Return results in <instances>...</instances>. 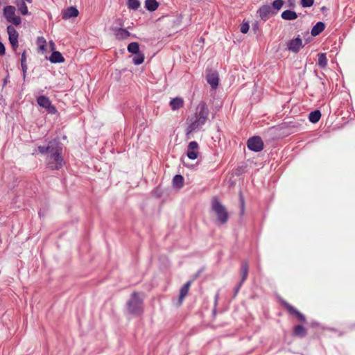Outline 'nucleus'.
Segmentation results:
<instances>
[{"label": "nucleus", "instance_id": "1", "mask_svg": "<svg viewBox=\"0 0 355 355\" xmlns=\"http://www.w3.org/2000/svg\"><path fill=\"white\" fill-rule=\"evenodd\" d=\"M209 115V109L204 102H200L196 107L194 116L188 119V127L186 134L189 135L196 130L200 128L207 121Z\"/></svg>", "mask_w": 355, "mask_h": 355}, {"label": "nucleus", "instance_id": "2", "mask_svg": "<svg viewBox=\"0 0 355 355\" xmlns=\"http://www.w3.org/2000/svg\"><path fill=\"white\" fill-rule=\"evenodd\" d=\"M143 298L140 294L133 293L127 302V309L129 313L139 315L143 311Z\"/></svg>", "mask_w": 355, "mask_h": 355}, {"label": "nucleus", "instance_id": "3", "mask_svg": "<svg viewBox=\"0 0 355 355\" xmlns=\"http://www.w3.org/2000/svg\"><path fill=\"white\" fill-rule=\"evenodd\" d=\"M62 148L57 144L48 157V165L51 169H59L64 165V161L61 157Z\"/></svg>", "mask_w": 355, "mask_h": 355}, {"label": "nucleus", "instance_id": "4", "mask_svg": "<svg viewBox=\"0 0 355 355\" xmlns=\"http://www.w3.org/2000/svg\"><path fill=\"white\" fill-rule=\"evenodd\" d=\"M212 210L214 211L218 220L222 223H225L228 220V214L225 206L216 198H214L211 201Z\"/></svg>", "mask_w": 355, "mask_h": 355}, {"label": "nucleus", "instance_id": "5", "mask_svg": "<svg viewBox=\"0 0 355 355\" xmlns=\"http://www.w3.org/2000/svg\"><path fill=\"white\" fill-rule=\"evenodd\" d=\"M15 11V6H7L3 8V16L8 22L18 26L21 24V20L20 17L16 15Z\"/></svg>", "mask_w": 355, "mask_h": 355}, {"label": "nucleus", "instance_id": "6", "mask_svg": "<svg viewBox=\"0 0 355 355\" xmlns=\"http://www.w3.org/2000/svg\"><path fill=\"white\" fill-rule=\"evenodd\" d=\"M37 101L38 105L40 106L45 108L49 113H50V114H55L56 113V112H57L56 108L51 104V102L47 97H46L44 96H41L38 97Z\"/></svg>", "mask_w": 355, "mask_h": 355}, {"label": "nucleus", "instance_id": "7", "mask_svg": "<svg viewBox=\"0 0 355 355\" xmlns=\"http://www.w3.org/2000/svg\"><path fill=\"white\" fill-rule=\"evenodd\" d=\"M248 147L253 151L259 152L263 148V143L259 137H253L248 139Z\"/></svg>", "mask_w": 355, "mask_h": 355}, {"label": "nucleus", "instance_id": "8", "mask_svg": "<svg viewBox=\"0 0 355 355\" xmlns=\"http://www.w3.org/2000/svg\"><path fill=\"white\" fill-rule=\"evenodd\" d=\"M198 144L196 141H191L187 146V155L190 159H196L199 154Z\"/></svg>", "mask_w": 355, "mask_h": 355}, {"label": "nucleus", "instance_id": "9", "mask_svg": "<svg viewBox=\"0 0 355 355\" xmlns=\"http://www.w3.org/2000/svg\"><path fill=\"white\" fill-rule=\"evenodd\" d=\"M287 46L289 51L297 53L302 48V40L300 37H297L293 40H290L287 43Z\"/></svg>", "mask_w": 355, "mask_h": 355}, {"label": "nucleus", "instance_id": "10", "mask_svg": "<svg viewBox=\"0 0 355 355\" xmlns=\"http://www.w3.org/2000/svg\"><path fill=\"white\" fill-rule=\"evenodd\" d=\"M7 30L10 43L14 49H16L18 46V33L15 28L11 26H8Z\"/></svg>", "mask_w": 355, "mask_h": 355}, {"label": "nucleus", "instance_id": "11", "mask_svg": "<svg viewBox=\"0 0 355 355\" xmlns=\"http://www.w3.org/2000/svg\"><path fill=\"white\" fill-rule=\"evenodd\" d=\"M207 80L211 85V88L215 89L217 88L219 82L218 74L216 72H209L207 75Z\"/></svg>", "mask_w": 355, "mask_h": 355}, {"label": "nucleus", "instance_id": "12", "mask_svg": "<svg viewBox=\"0 0 355 355\" xmlns=\"http://www.w3.org/2000/svg\"><path fill=\"white\" fill-rule=\"evenodd\" d=\"M78 15V10L74 7H69L62 12L63 19H69L71 17H76Z\"/></svg>", "mask_w": 355, "mask_h": 355}, {"label": "nucleus", "instance_id": "13", "mask_svg": "<svg viewBox=\"0 0 355 355\" xmlns=\"http://www.w3.org/2000/svg\"><path fill=\"white\" fill-rule=\"evenodd\" d=\"M26 1H16L15 4L17 7L18 11L22 15H29L28 8L26 4Z\"/></svg>", "mask_w": 355, "mask_h": 355}, {"label": "nucleus", "instance_id": "14", "mask_svg": "<svg viewBox=\"0 0 355 355\" xmlns=\"http://www.w3.org/2000/svg\"><path fill=\"white\" fill-rule=\"evenodd\" d=\"M115 37L118 40H125L130 36V33L124 28H117L114 32Z\"/></svg>", "mask_w": 355, "mask_h": 355}, {"label": "nucleus", "instance_id": "15", "mask_svg": "<svg viewBox=\"0 0 355 355\" xmlns=\"http://www.w3.org/2000/svg\"><path fill=\"white\" fill-rule=\"evenodd\" d=\"M190 286H191V282H188L180 288V297H179L180 303H182L184 298L187 295Z\"/></svg>", "mask_w": 355, "mask_h": 355}, {"label": "nucleus", "instance_id": "16", "mask_svg": "<svg viewBox=\"0 0 355 355\" xmlns=\"http://www.w3.org/2000/svg\"><path fill=\"white\" fill-rule=\"evenodd\" d=\"M259 12L260 17L266 21L270 17V8L268 6H263L259 9Z\"/></svg>", "mask_w": 355, "mask_h": 355}, {"label": "nucleus", "instance_id": "17", "mask_svg": "<svg viewBox=\"0 0 355 355\" xmlns=\"http://www.w3.org/2000/svg\"><path fill=\"white\" fill-rule=\"evenodd\" d=\"M184 105V101L181 98H175L170 101V105L173 110H176L182 107Z\"/></svg>", "mask_w": 355, "mask_h": 355}, {"label": "nucleus", "instance_id": "18", "mask_svg": "<svg viewBox=\"0 0 355 355\" xmlns=\"http://www.w3.org/2000/svg\"><path fill=\"white\" fill-rule=\"evenodd\" d=\"M282 17L285 20H294L297 17L295 11L287 10L282 13Z\"/></svg>", "mask_w": 355, "mask_h": 355}, {"label": "nucleus", "instance_id": "19", "mask_svg": "<svg viewBox=\"0 0 355 355\" xmlns=\"http://www.w3.org/2000/svg\"><path fill=\"white\" fill-rule=\"evenodd\" d=\"M49 60L53 63L63 62L64 59L59 51H53Z\"/></svg>", "mask_w": 355, "mask_h": 355}, {"label": "nucleus", "instance_id": "20", "mask_svg": "<svg viewBox=\"0 0 355 355\" xmlns=\"http://www.w3.org/2000/svg\"><path fill=\"white\" fill-rule=\"evenodd\" d=\"M324 24L319 21L318 22L311 30V35L313 36L318 35L324 29Z\"/></svg>", "mask_w": 355, "mask_h": 355}, {"label": "nucleus", "instance_id": "21", "mask_svg": "<svg viewBox=\"0 0 355 355\" xmlns=\"http://www.w3.org/2000/svg\"><path fill=\"white\" fill-rule=\"evenodd\" d=\"M286 307L287 308L290 313L295 314L300 320L305 322V317L302 313H300L296 309H295L288 304H286Z\"/></svg>", "mask_w": 355, "mask_h": 355}, {"label": "nucleus", "instance_id": "22", "mask_svg": "<svg viewBox=\"0 0 355 355\" xmlns=\"http://www.w3.org/2000/svg\"><path fill=\"white\" fill-rule=\"evenodd\" d=\"M173 184L177 189H181L184 184L183 177L181 175H176L173 179Z\"/></svg>", "mask_w": 355, "mask_h": 355}, {"label": "nucleus", "instance_id": "23", "mask_svg": "<svg viewBox=\"0 0 355 355\" xmlns=\"http://www.w3.org/2000/svg\"><path fill=\"white\" fill-rule=\"evenodd\" d=\"M37 44L40 51L46 53V41L43 37H38L37 39Z\"/></svg>", "mask_w": 355, "mask_h": 355}, {"label": "nucleus", "instance_id": "24", "mask_svg": "<svg viewBox=\"0 0 355 355\" xmlns=\"http://www.w3.org/2000/svg\"><path fill=\"white\" fill-rule=\"evenodd\" d=\"M56 145H57V144H55V142H50L49 144L46 147L39 146L38 150L42 154H46L47 153H51L52 152V148H54Z\"/></svg>", "mask_w": 355, "mask_h": 355}, {"label": "nucleus", "instance_id": "25", "mask_svg": "<svg viewBox=\"0 0 355 355\" xmlns=\"http://www.w3.org/2000/svg\"><path fill=\"white\" fill-rule=\"evenodd\" d=\"M145 6L147 10L154 11L158 8V3L156 0H146Z\"/></svg>", "mask_w": 355, "mask_h": 355}, {"label": "nucleus", "instance_id": "26", "mask_svg": "<svg viewBox=\"0 0 355 355\" xmlns=\"http://www.w3.org/2000/svg\"><path fill=\"white\" fill-rule=\"evenodd\" d=\"M321 117V113L319 110L311 112L309 115V119L311 122L315 123Z\"/></svg>", "mask_w": 355, "mask_h": 355}, {"label": "nucleus", "instance_id": "27", "mask_svg": "<svg viewBox=\"0 0 355 355\" xmlns=\"http://www.w3.org/2000/svg\"><path fill=\"white\" fill-rule=\"evenodd\" d=\"M318 64L321 68H325L327 65V58L326 57L325 53H320L318 54Z\"/></svg>", "mask_w": 355, "mask_h": 355}, {"label": "nucleus", "instance_id": "28", "mask_svg": "<svg viewBox=\"0 0 355 355\" xmlns=\"http://www.w3.org/2000/svg\"><path fill=\"white\" fill-rule=\"evenodd\" d=\"M128 51L133 54L139 53L140 51L139 44L137 42H132L129 44L128 46Z\"/></svg>", "mask_w": 355, "mask_h": 355}, {"label": "nucleus", "instance_id": "29", "mask_svg": "<svg viewBox=\"0 0 355 355\" xmlns=\"http://www.w3.org/2000/svg\"><path fill=\"white\" fill-rule=\"evenodd\" d=\"M306 331L305 328L301 325H297L294 329V334L295 336L303 337L306 335Z\"/></svg>", "mask_w": 355, "mask_h": 355}, {"label": "nucleus", "instance_id": "30", "mask_svg": "<svg viewBox=\"0 0 355 355\" xmlns=\"http://www.w3.org/2000/svg\"><path fill=\"white\" fill-rule=\"evenodd\" d=\"M134 56V58L132 59L133 63L136 65L141 64L144 60V55L143 53H141V52L137 53Z\"/></svg>", "mask_w": 355, "mask_h": 355}, {"label": "nucleus", "instance_id": "31", "mask_svg": "<svg viewBox=\"0 0 355 355\" xmlns=\"http://www.w3.org/2000/svg\"><path fill=\"white\" fill-rule=\"evenodd\" d=\"M21 65L23 71L24 78H25L27 71L26 58L25 51L21 55Z\"/></svg>", "mask_w": 355, "mask_h": 355}, {"label": "nucleus", "instance_id": "32", "mask_svg": "<svg viewBox=\"0 0 355 355\" xmlns=\"http://www.w3.org/2000/svg\"><path fill=\"white\" fill-rule=\"evenodd\" d=\"M241 282H244L248 274V266L246 263H243L241 266Z\"/></svg>", "mask_w": 355, "mask_h": 355}, {"label": "nucleus", "instance_id": "33", "mask_svg": "<svg viewBox=\"0 0 355 355\" xmlns=\"http://www.w3.org/2000/svg\"><path fill=\"white\" fill-rule=\"evenodd\" d=\"M140 6L139 0H128V6L130 9L137 10Z\"/></svg>", "mask_w": 355, "mask_h": 355}, {"label": "nucleus", "instance_id": "34", "mask_svg": "<svg viewBox=\"0 0 355 355\" xmlns=\"http://www.w3.org/2000/svg\"><path fill=\"white\" fill-rule=\"evenodd\" d=\"M284 4V1L282 0H275L272 3V6L277 10H279Z\"/></svg>", "mask_w": 355, "mask_h": 355}, {"label": "nucleus", "instance_id": "35", "mask_svg": "<svg viewBox=\"0 0 355 355\" xmlns=\"http://www.w3.org/2000/svg\"><path fill=\"white\" fill-rule=\"evenodd\" d=\"M250 28V26L248 23H243L241 26V32L243 34H245L248 32Z\"/></svg>", "mask_w": 355, "mask_h": 355}, {"label": "nucleus", "instance_id": "36", "mask_svg": "<svg viewBox=\"0 0 355 355\" xmlns=\"http://www.w3.org/2000/svg\"><path fill=\"white\" fill-rule=\"evenodd\" d=\"M313 0H301V4L303 7H310L313 4Z\"/></svg>", "mask_w": 355, "mask_h": 355}, {"label": "nucleus", "instance_id": "37", "mask_svg": "<svg viewBox=\"0 0 355 355\" xmlns=\"http://www.w3.org/2000/svg\"><path fill=\"white\" fill-rule=\"evenodd\" d=\"M5 53L4 45L0 42V55H3Z\"/></svg>", "mask_w": 355, "mask_h": 355}, {"label": "nucleus", "instance_id": "38", "mask_svg": "<svg viewBox=\"0 0 355 355\" xmlns=\"http://www.w3.org/2000/svg\"><path fill=\"white\" fill-rule=\"evenodd\" d=\"M49 45L51 46V50H54V49H55V44L52 41H51L49 42Z\"/></svg>", "mask_w": 355, "mask_h": 355}]
</instances>
